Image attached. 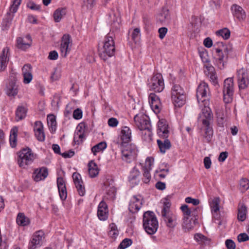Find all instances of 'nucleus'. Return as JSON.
Returning a JSON list of instances; mask_svg holds the SVG:
<instances>
[{
	"instance_id": "c9c22d12",
	"label": "nucleus",
	"mask_w": 249,
	"mask_h": 249,
	"mask_svg": "<svg viewBox=\"0 0 249 249\" xmlns=\"http://www.w3.org/2000/svg\"><path fill=\"white\" fill-rule=\"evenodd\" d=\"M18 131V127H13L10 132L9 141L10 145L12 147H15L17 145V137Z\"/></svg>"
},
{
	"instance_id": "a878e982",
	"label": "nucleus",
	"mask_w": 249,
	"mask_h": 249,
	"mask_svg": "<svg viewBox=\"0 0 249 249\" xmlns=\"http://www.w3.org/2000/svg\"><path fill=\"white\" fill-rule=\"evenodd\" d=\"M84 124H79L76 128L73 137V142L75 144H79L80 142H82L84 137Z\"/></svg>"
},
{
	"instance_id": "f257e3e1",
	"label": "nucleus",
	"mask_w": 249,
	"mask_h": 249,
	"mask_svg": "<svg viewBox=\"0 0 249 249\" xmlns=\"http://www.w3.org/2000/svg\"><path fill=\"white\" fill-rule=\"evenodd\" d=\"M136 126L142 131H145L144 134L142 132V137L144 140H151L152 137L151 126L148 117L143 114L140 113L135 115L134 118Z\"/></svg>"
},
{
	"instance_id": "c756f323",
	"label": "nucleus",
	"mask_w": 249,
	"mask_h": 249,
	"mask_svg": "<svg viewBox=\"0 0 249 249\" xmlns=\"http://www.w3.org/2000/svg\"><path fill=\"white\" fill-rule=\"evenodd\" d=\"M163 140H158L157 143L161 153L164 154L167 150L170 148L171 144L170 141L167 138H163Z\"/></svg>"
},
{
	"instance_id": "7c9ffc66",
	"label": "nucleus",
	"mask_w": 249,
	"mask_h": 249,
	"mask_svg": "<svg viewBox=\"0 0 249 249\" xmlns=\"http://www.w3.org/2000/svg\"><path fill=\"white\" fill-rule=\"evenodd\" d=\"M18 92V85L14 81L9 83L6 87V93L8 96H15Z\"/></svg>"
},
{
	"instance_id": "4c0bfd02",
	"label": "nucleus",
	"mask_w": 249,
	"mask_h": 249,
	"mask_svg": "<svg viewBox=\"0 0 249 249\" xmlns=\"http://www.w3.org/2000/svg\"><path fill=\"white\" fill-rule=\"evenodd\" d=\"M247 208L244 204L241 205L238 211L237 218L241 221H244L246 218Z\"/></svg>"
},
{
	"instance_id": "09e8293b",
	"label": "nucleus",
	"mask_w": 249,
	"mask_h": 249,
	"mask_svg": "<svg viewBox=\"0 0 249 249\" xmlns=\"http://www.w3.org/2000/svg\"><path fill=\"white\" fill-rule=\"evenodd\" d=\"M140 172L139 170L135 167L133 168L131 171L129 176V180L132 182V180L136 179V178L140 175Z\"/></svg>"
},
{
	"instance_id": "bb28decb",
	"label": "nucleus",
	"mask_w": 249,
	"mask_h": 249,
	"mask_svg": "<svg viewBox=\"0 0 249 249\" xmlns=\"http://www.w3.org/2000/svg\"><path fill=\"white\" fill-rule=\"evenodd\" d=\"M48 175V170L45 167H42L39 169H36L33 174L34 180L37 182L44 179Z\"/></svg>"
},
{
	"instance_id": "5701e85b",
	"label": "nucleus",
	"mask_w": 249,
	"mask_h": 249,
	"mask_svg": "<svg viewBox=\"0 0 249 249\" xmlns=\"http://www.w3.org/2000/svg\"><path fill=\"white\" fill-rule=\"evenodd\" d=\"M32 43L31 37L30 35H27L24 38L18 37L17 39V47L23 50L29 48Z\"/></svg>"
},
{
	"instance_id": "9d476101",
	"label": "nucleus",
	"mask_w": 249,
	"mask_h": 249,
	"mask_svg": "<svg viewBox=\"0 0 249 249\" xmlns=\"http://www.w3.org/2000/svg\"><path fill=\"white\" fill-rule=\"evenodd\" d=\"M209 95V89L208 84L204 82L200 83L198 86L196 91V97L200 106H202L200 104V102L202 103H207Z\"/></svg>"
},
{
	"instance_id": "f3484780",
	"label": "nucleus",
	"mask_w": 249,
	"mask_h": 249,
	"mask_svg": "<svg viewBox=\"0 0 249 249\" xmlns=\"http://www.w3.org/2000/svg\"><path fill=\"white\" fill-rule=\"evenodd\" d=\"M231 11L233 17L241 21L245 19L246 15L244 9L240 6L234 4L231 6Z\"/></svg>"
},
{
	"instance_id": "6ab92c4d",
	"label": "nucleus",
	"mask_w": 249,
	"mask_h": 249,
	"mask_svg": "<svg viewBox=\"0 0 249 249\" xmlns=\"http://www.w3.org/2000/svg\"><path fill=\"white\" fill-rule=\"evenodd\" d=\"M215 52L217 53V65L220 69H223L225 67L228 55L223 53L220 48H215Z\"/></svg>"
},
{
	"instance_id": "1a4fd4ad",
	"label": "nucleus",
	"mask_w": 249,
	"mask_h": 249,
	"mask_svg": "<svg viewBox=\"0 0 249 249\" xmlns=\"http://www.w3.org/2000/svg\"><path fill=\"white\" fill-rule=\"evenodd\" d=\"M223 93L225 103H229L232 101L233 93V80L232 78H228L225 80Z\"/></svg>"
},
{
	"instance_id": "7ed1b4c3",
	"label": "nucleus",
	"mask_w": 249,
	"mask_h": 249,
	"mask_svg": "<svg viewBox=\"0 0 249 249\" xmlns=\"http://www.w3.org/2000/svg\"><path fill=\"white\" fill-rule=\"evenodd\" d=\"M115 42L112 36L107 35L104 38L103 47L99 50L100 57L104 61L115 54Z\"/></svg>"
},
{
	"instance_id": "052dcab7",
	"label": "nucleus",
	"mask_w": 249,
	"mask_h": 249,
	"mask_svg": "<svg viewBox=\"0 0 249 249\" xmlns=\"http://www.w3.org/2000/svg\"><path fill=\"white\" fill-rule=\"evenodd\" d=\"M35 135L39 141L43 142L45 140V136L43 130L35 132Z\"/></svg>"
},
{
	"instance_id": "680f3d73",
	"label": "nucleus",
	"mask_w": 249,
	"mask_h": 249,
	"mask_svg": "<svg viewBox=\"0 0 249 249\" xmlns=\"http://www.w3.org/2000/svg\"><path fill=\"white\" fill-rule=\"evenodd\" d=\"M185 202L187 203H192L194 206L199 204V200L198 199L192 198L191 197H187L185 198Z\"/></svg>"
},
{
	"instance_id": "4468645a",
	"label": "nucleus",
	"mask_w": 249,
	"mask_h": 249,
	"mask_svg": "<svg viewBox=\"0 0 249 249\" xmlns=\"http://www.w3.org/2000/svg\"><path fill=\"white\" fill-rule=\"evenodd\" d=\"M169 125L165 119L160 120L158 123L157 134L162 138H167L169 135Z\"/></svg>"
},
{
	"instance_id": "e433bc0d",
	"label": "nucleus",
	"mask_w": 249,
	"mask_h": 249,
	"mask_svg": "<svg viewBox=\"0 0 249 249\" xmlns=\"http://www.w3.org/2000/svg\"><path fill=\"white\" fill-rule=\"evenodd\" d=\"M47 123L50 129L52 132L56 130V122L55 117L53 114H49L47 116Z\"/></svg>"
},
{
	"instance_id": "69168bd1",
	"label": "nucleus",
	"mask_w": 249,
	"mask_h": 249,
	"mask_svg": "<svg viewBox=\"0 0 249 249\" xmlns=\"http://www.w3.org/2000/svg\"><path fill=\"white\" fill-rule=\"evenodd\" d=\"M108 124L111 127H116L118 124L119 122L117 119L115 118H111L108 120Z\"/></svg>"
},
{
	"instance_id": "dca6fc26",
	"label": "nucleus",
	"mask_w": 249,
	"mask_h": 249,
	"mask_svg": "<svg viewBox=\"0 0 249 249\" xmlns=\"http://www.w3.org/2000/svg\"><path fill=\"white\" fill-rule=\"evenodd\" d=\"M161 216L166 226L169 228H174L177 224V217L172 212L161 213Z\"/></svg>"
},
{
	"instance_id": "4be33fe9",
	"label": "nucleus",
	"mask_w": 249,
	"mask_h": 249,
	"mask_svg": "<svg viewBox=\"0 0 249 249\" xmlns=\"http://www.w3.org/2000/svg\"><path fill=\"white\" fill-rule=\"evenodd\" d=\"M121 134V142L119 143L128 144L131 140V130L130 128L126 126L122 127Z\"/></svg>"
},
{
	"instance_id": "0eeeda50",
	"label": "nucleus",
	"mask_w": 249,
	"mask_h": 249,
	"mask_svg": "<svg viewBox=\"0 0 249 249\" xmlns=\"http://www.w3.org/2000/svg\"><path fill=\"white\" fill-rule=\"evenodd\" d=\"M21 0H14L11 5L9 11L7 12L6 17L3 19L1 23L2 30H7L10 27L14 17V14L17 12Z\"/></svg>"
},
{
	"instance_id": "aec40b11",
	"label": "nucleus",
	"mask_w": 249,
	"mask_h": 249,
	"mask_svg": "<svg viewBox=\"0 0 249 249\" xmlns=\"http://www.w3.org/2000/svg\"><path fill=\"white\" fill-rule=\"evenodd\" d=\"M207 103H204V107L202 109V114L200 116V118L202 119V122L204 125L208 126L210 125V120L212 117L210 108L206 107Z\"/></svg>"
},
{
	"instance_id": "6e6552de",
	"label": "nucleus",
	"mask_w": 249,
	"mask_h": 249,
	"mask_svg": "<svg viewBox=\"0 0 249 249\" xmlns=\"http://www.w3.org/2000/svg\"><path fill=\"white\" fill-rule=\"evenodd\" d=\"M148 87L150 90L160 92L164 89L162 75L160 73L154 74L148 81Z\"/></svg>"
},
{
	"instance_id": "c03bdc74",
	"label": "nucleus",
	"mask_w": 249,
	"mask_h": 249,
	"mask_svg": "<svg viewBox=\"0 0 249 249\" xmlns=\"http://www.w3.org/2000/svg\"><path fill=\"white\" fill-rule=\"evenodd\" d=\"M205 134L204 135V137L206 139L207 142H209L211 141V139L213 135V130L212 128L209 125L205 126Z\"/></svg>"
},
{
	"instance_id": "393cba45",
	"label": "nucleus",
	"mask_w": 249,
	"mask_h": 249,
	"mask_svg": "<svg viewBox=\"0 0 249 249\" xmlns=\"http://www.w3.org/2000/svg\"><path fill=\"white\" fill-rule=\"evenodd\" d=\"M22 71L24 77L23 82L29 84L33 79L31 65L29 64L25 65L22 69Z\"/></svg>"
},
{
	"instance_id": "cd10ccee",
	"label": "nucleus",
	"mask_w": 249,
	"mask_h": 249,
	"mask_svg": "<svg viewBox=\"0 0 249 249\" xmlns=\"http://www.w3.org/2000/svg\"><path fill=\"white\" fill-rule=\"evenodd\" d=\"M9 48L7 47L4 48L2 50V53L0 56V71H4L7 66L9 61L8 53L9 52Z\"/></svg>"
},
{
	"instance_id": "8fccbe9b",
	"label": "nucleus",
	"mask_w": 249,
	"mask_h": 249,
	"mask_svg": "<svg viewBox=\"0 0 249 249\" xmlns=\"http://www.w3.org/2000/svg\"><path fill=\"white\" fill-rule=\"evenodd\" d=\"M154 159L152 157H147L145 161V165L142 167V169L151 170V166L153 164Z\"/></svg>"
},
{
	"instance_id": "49530a36",
	"label": "nucleus",
	"mask_w": 249,
	"mask_h": 249,
	"mask_svg": "<svg viewBox=\"0 0 249 249\" xmlns=\"http://www.w3.org/2000/svg\"><path fill=\"white\" fill-rule=\"evenodd\" d=\"M240 189L242 191H245L249 188V180L247 178H242L239 182Z\"/></svg>"
},
{
	"instance_id": "f03ea898",
	"label": "nucleus",
	"mask_w": 249,
	"mask_h": 249,
	"mask_svg": "<svg viewBox=\"0 0 249 249\" xmlns=\"http://www.w3.org/2000/svg\"><path fill=\"white\" fill-rule=\"evenodd\" d=\"M17 162L20 168L25 169L36 158V154L29 147L24 148L17 153Z\"/></svg>"
},
{
	"instance_id": "412c9836",
	"label": "nucleus",
	"mask_w": 249,
	"mask_h": 249,
	"mask_svg": "<svg viewBox=\"0 0 249 249\" xmlns=\"http://www.w3.org/2000/svg\"><path fill=\"white\" fill-rule=\"evenodd\" d=\"M97 215L101 220H106L108 217V209L107 204L102 201L98 207Z\"/></svg>"
},
{
	"instance_id": "3c124183",
	"label": "nucleus",
	"mask_w": 249,
	"mask_h": 249,
	"mask_svg": "<svg viewBox=\"0 0 249 249\" xmlns=\"http://www.w3.org/2000/svg\"><path fill=\"white\" fill-rule=\"evenodd\" d=\"M204 68L206 70L204 71L206 75L208 76L215 72L214 68L210 63L204 64Z\"/></svg>"
},
{
	"instance_id": "774afa93",
	"label": "nucleus",
	"mask_w": 249,
	"mask_h": 249,
	"mask_svg": "<svg viewBox=\"0 0 249 249\" xmlns=\"http://www.w3.org/2000/svg\"><path fill=\"white\" fill-rule=\"evenodd\" d=\"M73 117L74 119L78 120L82 117V111L81 109L77 108L75 109L73 113Z\"/></svg>"
},
{
	"instance_id": "72a5a7b5",
	"label": "nucleus",
	"mask_w": 249,
	"mask_h": 249,
	"mask_svg": "<svg viewBox=\"0 0 249 249\" xmlns=\"http://www.w3.org/2000/svg\"><path fill=\"white\" fill-rule=\"evenodd\" d=\"M66 9L64 8H59L56 10L53 13V18L55 22L60 21L62 18L66 15Z\"/></svg>"
},
{
	"instance_id": "c85d7f7f",
	"label": "nucleus",
	"mask_w": 249,
	"mask_h": 249,
	"mask_svg": "<svg viewBox=\"0 0 249 249\" xmlns=\"http://www.w3.org/2000/svg\"><path fill=\"white\" fill-rule=\"evenodd\" d=\"M197 218L193 219V218L189 219H182V228L185 232H189L192 230L196 224L197 223Z\"/></svg>"
},
{
	"instance_id": "a211bd4d",
	"label": "nucleus",
	"mask_w": 249,
	"mask_h": 249,
	"mask_svg": "<svg viewBox=\"0 0 249 249\" xmlns=\"http://www.w3.org/2000/svg\"><path fill=\"white\" fill-rule=\"evenodd\" d=\"M149 102L153 111L155 113L159 112L161 103L159 97L155 93H150L149 96Z\"/></svg>"
},
{
	"instance_id": "338daca9",
	"label": "nucleus",
	"mask_w": 249,
	"mask_h": 249,
	"mask_svg": "<svg viewBox=\"0 0 249 249\" xmlns=\"http://www.w3.org/2000/svg\"><path fill=\"white\" fill-rule=\"evenodd\" d=\"M225 244L228 249H235V243L231 239L226 240Z\"/></svg>"
},
{
	"instance_id": "423d86ee",
	"label": "nucleus",
	"mask_w": 249,
	"mask_h": 249,
	"mask_svg": "<svg viewBox=\"0 0 249 249\" xmlns=\"http://www.w3.org/2000/svg\"><path fill=\"white\" fill-rule=\"evenodd\" d=\"M121 149L122 159L127 162H130L134 160L137 155V150L134 145L131 144H123L118 143Z\"/></svg>"
},
{
	"instance_id": "13d9d810",
	"label": "nucleus",
	"mask_w": 249,
	"mask_h": 249,
	"mask_svg": "<svg viewBox=\"0 0 249 249\" xmlns=\"http://www.w3.org/2000/svg\"><path fill=\"white\" fill-rule=\"evenodd\" d=\"M58 191H59V194L60 197L62 200H65L67 198V190H66V187H63L59 188Z\"/></svg>"
},
{
	"instance_id": "58836bf2",
	"label": "nucleus",
	"mask_w": 249,
	"mask_h": 249,
	"mask_svg": "<svg viewBox=\"0 0 249 249\" xmlns=\"http://www.w3.org/2000/svg\"><path fill=\"white\" fill-rule=\"evenodd\" d=\"M107 147V143L105 142H102L95 145L91 148V151L94 155L97 153L103 151Z\"/></svg>"
},
{
	"instance_id": "bf43d9fd",
	"label": "nucleus",
	"mask_w": 249,
	"mask_h": 249,
	"mask_svg": "<svg viewBox=\"0 0 249 249\" xmlns=\"http://www.w3.org/2000/svg\"><path fill=\"white\" fill-rule=\"evenodd\" d=\"M34 130L35 132L43 130V126L40 121H36L35 123Z\"/></svg>"
},
{
	"instance_id": "a18cd8bd",
	"label": "nucleus",
	"mask_w": 249,
	"mask_h": 249,
	"mask_svg": "<svg viewBox=\"0 0 249 249\" xmlns=\"http://www.w3.org/2000/svg\"><path fill=\"white\" fill-rule=\"evenodd\" d=\"M216 35L221 36L224 39H227L230 37V31L227 28H224L216 32Z\"/></svg>"
},
{
	"instance_id": "b1692460",
	"label": "nucleus",
	"mask_w": 249,
	"mask_h": 249,
	"mask_svg": "<svg viewBox=\"0 0 249 249\" xmlns=\"http://www.w3.org/2000/svg\"><path fill=\"white\" fill-rule=\"evenodd\" d=\"M238 80L239 89H244L247 87L249 82L248 76L243 69L238 71Z\"/></svg>"
},
{
	"instance_id": "ea45409f",
	"label": "nucleus",
	"mask_w": 249,
	"mask_h": 249,
	"mask_svg": "<svg viewBox=\"0 0 249 249\" xmlns=\"http://www.w3.org/2000/svg\"><path fill=\"white\" fill-rule=\"evenodd\" d=\"M116 190L114 186L109 187L107 190L105 197L108 200H113L115 198Z\"/></svg>"
},
{
	"instance_id": "e2e57ef3",
	"label": "nucleus",
	"mask_w": 249,
	"mask_h": 249,
	"mask_svg": "<svg viewBox=\"0 0 249 249\" xmlns=\"http://www.w3.org/2000/svg\"><path fill=\"white\" fill-rule=\"evenodd\" d=\"M167 28L166 27H161L159 28L158 30V32L159 33V37L161 39H163L165 37L167 32Z\"/></svg>"
},
{
	"instance_id": "de8ad7c7",
	"label": "nucleus",
	"mask_w": 249,
	"mask_h": 249,
	"mask_svg": "<svg viewBox=\"0 0 249 249\" xmlns=\"http://www.w3.org/2000/svg\"><path fill=\"white\" fill-rule=\"evenodd\" d=\"M163 207L162 209L161 213L171 212L170 211V208L171 206L170 201L166 198H164L163 199Z\"/></svg>"
},
{
	"instance_id": "a19ab883",
	"label": "nucleus",
	"mask_w": 249,
	"mask_h": 249,
	"mask_svg": "<svg viewBox=\"0 0 249 249\" xmlns=\"http://www.w3.org/2000/svg\"><path fill=\"white\" fill-rule=\"evenodd\" d=\"M180 209L183 213V219L191 218V209L189 208L187 205H182Z\"/></svg>"
},
{
	"instance_id": "2eb2a0df",
	"label": "nucleus",
	"mask_w": 249,
	"mask_h": 249,
	"mask_svg": "<svg viewBox=\"0 0 249 249\" xmlns=\"http://www.w3.org/2000/svg\"><path fill=\"white\" fill-rule=\"evenodd\" d=\"M72 178L79 195L84 196L86 191L81 175L79 173L75 172L72 175Z\"/></svg>"
},
{
	"instance_id": "20e7f679",
	"label": "nucleus",
	"mask_w": 249,
	"mask_h": 249,
	"mask_svg": "<svg viewBox=\"0 0 249 249\" xmlns=\"http://www.w3.org/2000/svg\"><path fill=\"white\" fill-rule=\"evenodd\" d=\"M143 226L145 231L149 234H153L157 231L159 224L153 212L148 211L144 213Z\"/></svg>"
},
{
	"instance_id": "864d4df0",
	"label": "nucleus",
	"mask_w": 249,
	"mask_h": 249,
	"mask_svg": "<svg viewBox=\"0 0 249 249\" xmlns=\"http://www.w3.org/2000/svg\"><path fill=\"white\" fill-rule=\"evenodd\" d=\"M218 44H219L218 48L222 47V48H220L223 53H226V55H228L229 53L231 51V46L224 45L223 42H218Z\"/></svg>"
},
{
	"instance_id": "2f4dec72",
	"label": "nucleus",
	"mask_w": 249,
	"mask_h": 249,
	"mask_svg": "<svg viewBox=\"0 0 249 249\" xmlns=\"http://www.w3.org/2000/svg\"><path fill=\"white\" fill-rule=\"evenodd\" d=\"M89 174L91 178H94L99 174V169L97 165L93 161H90L88 164Z\"/></svg>"
},
{
	"instance_id": "ddd939ff",
	"label": "nucleus",
	"mask_w": 249,
	"mask_h": 249,
	"mask_svg": "<svg viewBox=\"0 0 249 249\" xmlns=\"http://www.w3.org/2000/svg\"><path fill=\"white\" fill-rule=\"evenodd\" d=\"M142 198L140 195L133 196L130 201L129 210L132 213H137L142 207Z\"/></svg>"
},
{
	"instance_id": "f8f14e48",
	"label": "nucleus",
	"mask_w": 249,
	"mask_h": 249,
	"mask_svg": "<svg viewBox=\"0 0 249 249\" xmlns=\"http://www.w3.org/2000/svg\"><path fill=\"white\" fill-rule=\"evenodd\" d=\"M44 239V232L39 231L35 233L29 244V249H36L40 247Z\"/></svg>"
},
{
	"instance_id": "5fc2aeb1",
	"label": "nucleus",
	"mask_w": 249,
	"mask_h": 249,
	"mask_svg": "<svg viewBox=\"0 0 249 249\" xmlns=\"http://www.w3.org/2000/svg\"><path fill=\"white\" fill-rule=\"evenodd\" d=\"M142 170L143 172V178H142L143 181L145 183H148L151 179V175L150 173V170H144V169H142Z\"/></svg>"
},
{
	"instance_id": "37998d69",
	"label": "nucleus",
	"mask_w": 249,
	"mask_h": 249,
	"mask_svg": "<svg viewBox=\"0 0 249 249\" xmlns=\"http://www.w3.org/2000/svg\"><path fill=\"white\" fill-rule=\"evenodd\" d=\"M219 199L218 198H214L211 204V208L212 213H216L219 210Z\"/></svg>"
},
{
	"instance_id": "4d7b16f0",
	"label": "nucleus",
	"mask_w": 249,
	"mask_h": 249,
	"mask_svg": "<svg viewBox=\"0 0 249 249\" xmlns=\"http://www.w3.org/2000/svg\"><path fill=\"white\" fill-rule=\"evenodd\" d=\"M194 239L196 241L200 243H204L207 240V238L201 233H196L195 234Z\"/></svg>"
},
{
	"instance_id": "6e6d98bb",
	"label": "nucleus",
	"mask_w": 249,
	"mask_h": 249,
	"mask_svg": "<svg viewBox=\"0 0 249 249\" xmlns=\"http://www.w3.org/2000/svg\"><path fill=\"white\" fill-rule=\"evenodd\" d=\"M131 37L135 42L138 41L140 37V29L138 28L134 29L131 35Z\"/></svg>"
},
{
	"instance_id": "9b49d317",
	"label": "nucleus",
	"mask_w": 249,
	"mask_h": 249,
	"mask_svg": "<svg viewBox=\"0 0 249 249\" xmlns=\"http://www.w3.org/2000/svg\"><path fill=\"white\" fill-rule=\"evenodd\" d=\"M71 36L68 34L63 35L60 44L61 55L66 57L71 51Z\"/></svg>"
},
{
	"instance_id": "0e129e2a",
	"label": "nucleus",
	"mask_w": 249,
	"mask_h": 249,
	"mask_svg": "<svg viewBox=\"0 0 249 249\" xmlns=\"http://www.w3.org/2000/svg\"><path fill=\"white\" fill-rule=\"evenodd\" d=\"M237 239L239 242H245L249 240V236L245 233H240Z\"/></svg>"
},
{
	"instance_id": "473e14b6",
	"label": "nucleus",
	"mask_w": 249,
	"mask_h": 249,
	"mask_svg": "<svg viewBox=\"0 0 249 249\" xmlns=\"http://www.w3.org/2000/svg\"><path fill=\"white\" fill-rule=\"evenodd\" d=\"M27 109L22 107H18L16 112V120L17 121L23 119L26 116Z\"/></svg>"
},
{
	"instance_id": "603ef678",
	"label": "nucleus",
	"mask_w": 249,
	"mask_h": 249,
	"mask_svg": "<svg viewBox=\"0 0 249 249\" xmlns=\"http://www.w3.org/2000/svg\"><path fill=\"white\" fill-rule=\"evenodd\" d=\"M132 244V240L131 239L125 238L119 245L118 249H125Z\"/></svg>"
},
{
	"instance_id": "39448f33",
	"label": "nucleus",
	"mask_w": 249,
	"mask_h": 249,
	"mask_svg": "<svg viewBox=\"0 0 249 249\" xmlns=\"http://www.w3.org/2000/svg\"><path fill=\"white\" fill-rule=\"evenodd\" d=\"M171 98L176 107H180L185 103L183 89L179 85H174L171 89Z\"/></svg>"
},
{
	"instance_id": "f704fd0d",
	"label": "nucleus",
	"mask_w": 249,
	"mask_h": 249,
	"mask_svg": "<svg viewBox=\"0 0 249 249\" xmlns=\"http://www.w3.org/2000/svg\"><path fill=\"white\" fill-rule=\"evenodd\" d=\"M17 224L21 226H25L30 223L29 219L22 213H19L17 218Z\"/></svg>"
},
{
	"instance_id": "79ce46f5",
	"label": "nucleus",
	"mask_w": 249,
	"mask_h": 249,
	"mask_svg": "<svg viewBox=\"0 0 249 249\" xmlns=\"http://www.w3.org/2000/svg\"><path fill=\"white\" fill-rule=\"evenodd\" d=\"M109 229L108 235L112 238H116L119 234L116 225L114 223H111L109 225Z\"/></svg>"
}]
</instances>
